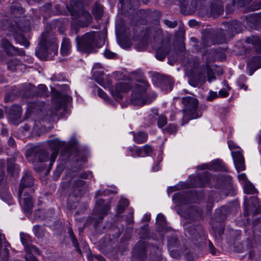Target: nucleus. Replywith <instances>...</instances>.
Listing matches in <instances>:
<instances>
[{"instance_id": "nucleus-5", "label": "nucleus", "mask_w": 261, "mask_h": 261, "mask_svg": "<svg viewBox=\"0 0 261 261\" xmlns=\"http://www.w3.org/2000/svg\"><path fill=\"white\" fill-rule=\"evenodd\" d=\"M185 233L190 238L192 243L197 247L203 248L206 246L207 234L201 225H191L185 227Z\"/></svg>"}, {"instance_id": "nucleus-1", "label": "nucleus", "mask_w": 261, "mask_h": 261, "mask_svg": "<svg viewBox=\"0 0 261 261\" xmlns=\"http://www.w3.org/2000/svg\"><path fill=\"white\" fill-rule=\"evenodd\" d=\"M148 86V83L144 79L137 81L133 86L130 85V89H132L130 102L132 105L139 106L148 105L156 98L157 94L154 92H149L144 95Z\"/></svg>"}, {"instance_id": "nucleus-29", "label": "nucleus", "mask_w": 261, "mask_h": 261, "mask_svg": "<svg viewBox=\"0 0 261 261\" xmlns=\"http://www.w3.org/2000/svg\"><path fill=\"white\" fill-rule=\"evenodd\" d=\"M179 246V241L177 236L172 234L167 238V246L171 252Z\"/></svg>"}, {"instance_id": "nucleus-58", "label": "nucleus", "mask_w": 261, "mask_h": 261, "mask_svg": "<svg viewBox=\"0 0 261 261\" xmlns=\"http://www.w3.org/2000/svg\"><path fill=\"white\" fill-rule=\"evenodd\" d=\"M143 151L145 153L146 155H149L151 154L153 150V148L152 146L147 144L144 145L143 147Z\"/></svg>"}, {"instance_id": "nucleus-25", "label": "nucleus", "mask_w": 261, "mask_h": 261, "mask_svg": "<svg viewBox=\"0 0 261 261\" xmlns=\"http://www.w3.org/2000/svg\"><path fill=\"white\" fill-rule=\"evenodd\" d=\"M158 80L163 90L166 91L172 90L173 82L170 76L165 75H159Z\"/></svg>"}, {"instance_id": "nucleus-31", "label": "nucleus", "mask_w": 261, "mask_h": 261, "mask_svg": "<svg viewBox=\"0 0 261 261\" xmlns=\"http://www.w3.org/2000/svg\"><path fill=\"white\" fill-rule=\"evenodd\" d=\"M150 249V260L151 261H161V249L154 245L149 246Z\"/></svg>"}, {"instance_id": "nucleus-30", "label": "nucleus", "mask_w": 261, "mask_h": 261, "mask_svg": "<svg viewBox=\"0 0 261 261\" xmlns=\"http://www.w3.org/2000/svg\"><path fill=\"white\" fill-rule=\"evenodd\" d=\"M15 158H11L7 161L8 172L12 176H17L19 170L18 166L15 164Z\"/></svg>"}, {"instance_id": "nucleus-6", "label": "nucleus", "mask_w": 261, "mask_h": 261, "mask_svg": "<svg viewBox=\"0 0 261 261\" xmlns=\"http://www.w3.org/2000/svg\"><path fill=\"white\" fill-rule=\"evenodd\" d=\"M233 35L229 34L228 31L219 30L216 33L207 32L205 33L201 40V43L204 47L210 46L216 44H223L231 39Z\"/></svg>"}, {"instance_id": "nucleus-10", "label": "nucleus", "mask_w": 261, "mask_h": 261, "mask_svg": "<svg viewBox=\"0 0 261 261\" xmlns=\"http://www.w3.org/2000/svg\"><path fill=\"white\" fill-rule=\"evenodd\" d=\"M1 27L4 30H7L13 33L17 29H19L22 32H28L30 30V27L29 25H23L21 22L17 21H12L8 19H4L1 21Z\"/></svg>"}, {"instance_id": "nucleus-55", "label": "nucleus", "mask_w": 261, "mask_h": 261, "mask_svg": "<svg viewBox=\"0 0 261 261\" xmlns=\"http://www.w3.org/2000/svg\"><path fill=\"white\" fill-rule=\"evenodd\" d=\"M20 239L21 242L23 245L24 246L25 250L26 249V247L27 246L30 245L31 244L30 243V236L28 234H25L23 233H20Z\"/></svg>"}, {"instance_id": "nucleus-46", "label": "nucleus", "mask_w": 261, "mask_h": 261, "mask_svg": "<svg viewBox=\"0 0 261 261\" xmlns=\"http://www.w3.org/2000/svg\"><path fill=\"white\" fill-rule=\"evenodd\" d=\"M202 71L203 73H204L205 74L206 73L209 82H211L212 80L215 79L216 77L214 75V73L212 69L208 65H206L203 66Z\"/></svg>"}, {"instance_id": "nucleus-64", "label": "nucleus", "mask_w": 261, "mask_h": 261, "mask_svg": "<svg viewBox=\"0 0 261 261\" xmlns=\"http://www.w3.org/2000/svg\"><path fill=\"white\" fill-rule=\"evenodd\" d=\"M251 9L253 11L261 9V2L256 3H253L251 5Z\"/></svg>"}, {"instance_id": "nucleus-49", "label": "nucleus", "mask_w": 261, "mask_h": 261, "mask_svg": "<svg viewBox=\"0 0 261 261\" xmlns=\"http://www.w3.org/2000/svg\"><path fill=\"white\" fill-rule=\"evenodd\" d=\"M36 93L39 96H47V88L46 86L43 84L39 85Z\"/></svg>"}, {"instance_id": "nucleus-20", "label": "nucleus", "mask_w": 261, "mask_h": 261, "mask_svg": "<svg viewBox=\"0 0 261 261\" xmlns=\"http://www.w3.org/2000/svg\"><path fill=\"white\" fill-rule=\"evenodd\" d=\"M231 155L236 168L238 172L245 169L244 158L240 151H232Z\"/></svg>"}, {"instance_id": "nucleus-9", "label": "nucleus", "mask_w": 261, "mask_h": 261, "mask_svg": "<svg viewBox=\"0 0 261 261\" xmlns=\"http://www.w3.org/2000/svg\"><path fill=\"white\" fill-rule=\"evenodd\" d=\"M182 102L184 105L183 109L184 117L188 120L199 117L197 112L198 100L193 97L187 96L182 98Z\"/></svg>"}, {"instance_id": "nucleus-15", "label": "nucleus", "mask_w": 261, "mask_h": 261, "mask_svg": "<svg viewBox=\"0 0 261 261\" xmlns=\"http://www.w3.org/2000/svg\"><path fill=\"white\" fill-rule=\"evenodd\" d=\"M202 214L203 212L201 209L195 206H192L189 207L184 211L182 216L187 219L193 221H196L199 220V219L202 218Z\"/></svg>"}, {"instance_id": "nucleus-13", "label": "nucleus", "mask_w": 261, "mask_h": 261, "mask_svg": "<svg viewBox=\"0 0 261 261\" xmlns=\"http://www.w3.org/2000/svg\"><path fill=\"white\" fill-rule=\"evenodd\" d=\"M144 38L151 42H161L163 40L162 31L160 29L148 28L145 30Z\"/></svg>"}, {"instance_id": "nucleus-63", "label": "nucleus", "mask_w": 261, "mask_h": 261, "mask_svg": "<svg viewBox=\"0 0 261 261\" xmlns=\"http://www.w3.org/2000/svg\"><path fill=\"white\" fill-rule=\"evenodd\" d=\"M218 96L217 92L210 91L209 95L206 97V100L211 101Z\"/></svg>"}, {"instance_id": "nucleus-48", "label": "nucleus", "mask_w": 261, "mask_h": 261, "mask_svg": "<svg viewBox=\"0 0 261 261\" xmlns=\"http://www.w3.org/2000/svg\"><path fill=\"white\" fill-rule=\"evenodd\" d=\"M177 128L178 127L176 125L170 123L163 129V132L164 133L174 134L176 133Z\"/></svg>"}, {"instance_id": "nucleus-12", "label": "nucleus", "mask_w": 261, "mask_h": 261, "mask_svg": "<svg viewBox=\"0 0 261 261\" xmlns=\"http://www.w3.org/2000/svg\"><path fill=\"white\" fill-rule=\"evenodd\" d=\"M146 241L140 240L137 242L134 247L133 250V257L136 259H139L141 260L146 257V248L149 246Z\"/></svg>"}, {"instance_id": "nucleus-42", "label": "nucleus", "mask_w": 261, "mask_h": 261, "mask_svg": "<svg viewBox=\"0 0 261 261\" xmlns=\"http://www.w3.org/2000/svg\"><path fill=\"white\" fill-rule=\"evenodd\" d=\"M10 247V244L7 241H4L2 248L4 247L3 251L1 250L0 261H6L9 256V252L8 248Z\"/></svg>"}, {"instance_id": "nucleus-59", "label": "nucleus", "mask_w": 261, "mask_h": 261, "mask_svg": "<svg viewBox=\"0 0 261 261\" xmlns=\"http://www.w3.org/2000/svg\"><path fill=\"white\" fill-rule=\"evenodd\" d=\"M214 165L216 166L215 168L221 171H226L225 167L223 164V163L219 160L216 161L214 163Z\"/></svg>"}, {"instance_id": "nucleus-53", "label": "nucleus", "mask_w": 261, "mask_h": 261, "mask_svg": "<svg viewBox=\"0 0 261 261\" xmlns=\"http://www.w3.org/2000/svg\"><path fill=\"white\" fill-rule=\"evenodd\" d=\"M246 77L244 75H241L237 82L238 85L241 89H244L245 91L247 89V86L245 84V82L246 81Z\"/></svg>"}, {"instance_id": "nucleus-8", "label": "nucleus", "mask_w": 261, "mask_h": 261, "mask_svg": "<svg viewBox=\"0 0 261 261\" xmlns=\"http://www.w3.org/2000/svg\"><path fill=\"white\" fill-rule=\"evenodd\" d=\"M32 156L34 168L37 172L42 171L46 167L45 162L50 161L49 153L41 147L33 149Z\"/></svg>"}, {"instance_id": "nucleus-54", "label": "nucleus", "mask_w": 261, "mask_h": 261, "mask_svg": "<svg viewBox=\"0 0 261 261\" xmlns=\"http://www.w3.org/2000/svg\"><path fill=\"white\" fill-rule=\"evenodd\" d=\"M167 123V117L163 115H159L158 119V122H157L158 127L160 128H162L164 126H165Z\"/></svg>"}, {"instance_id": "nucleus-28", "label": "nucleus", "mask_w": 261, "mask_h": 261, "mask_svg": "<svg viewBox=\"0 0 261 261\" xmlns=\"http://www.w3.org/2000/svg\"><path fill=\"white\" fill-rule=\"evenodd\" d=\"M260 15L253 13L248 15L246 17L247 25L252 29H256Z\"/></svg>"}, {"instance_id": "nucleus-18", "label": "nucleus", "mask_w": 261, "mask_h": 261, "mask_svg": "<svg viewBox=\"0 0 261 261\" xmlns=\"http://www.w3.org/2000/svg\"><path fill=\"white\" fill-rule=\"evenodd\" d=\"M22 109L18 105L12 106L9 112L10 120L12 123L18 125L20 122Z\"/></svg>"}, {"instance_id": "nucleus-32", "label": "nucleus", "mask_w": 261, "mask_h": 261, "mask_svg": "<svg viewBox=\"0 0 261 261\" xmlns=\"http://www.w3.org/2000/svg\"><path fill=\"white\" fill-rule=\"evenodd\" d=\"M171 46L170 44H166L162 46L161 48L157 49L155 53V57L160 61H163L166 56L170 52Z\"/></svg>"}, {"instance_id": "nucleus-14", "label": "nucleus", "mask_w": 261, "mask_h": 261, "mask_svg": "<svg viewBox=\"0 0 261 261\" xmlns=\"http://www.w3.org/2000/svg\"><path fill=\"white\" fill-rule=\"evenodd\" d=\"M52 152L50 156V163L49 168H51L58 154L59 149L64 145V143L59 141L58 139L50 140L48 142Z\"/></svg>"}, {"instance_id": "nucleus-3", "label": "nucleus", "mask_w": 261, "mask_h": 261, "mask_svg": "<svg viewBox=\"0 0 261 261\" xmlns=\"http://www.w3.org/2000/svg\"><path fill=\"white\" fill-rule=\"evenodd\" d=\"M92 72L95 81L103 87H108L111 95L116 100L122 99L123 94L130 90V84L128 83L118 82L113 86L112 80L107 76H104L103 71H94L93 69Z\"/></svg>"}, {"instance_id": "nucleus-17", "label": "nucleus", "mask_w": 261, "mask_h": 261, "mask_svg": "<svg viewBox=\"0 0 261 261\" xmlns=\"http://www.w3.org/2000/svg\"><path fill=\"white\" fill-rule=\"evenodd\" d=\"M2 46L6 50L7 54L10 56L18 55L23 56L24 55V51L22 49H19L13 46L10 42L6 39H3Z\"/></svg>"}, {"instance_id": "nucleus-62", "label": "nucleus", "mask_w": 261, "mask_h": 261, "mask_svg": "<svg viewBox=\"0 0 261 261\" xmlns=\"http://www.w3.org/2000/svg\"><path fill=\"white\" fill-rule=\"evenodd\" d=\"M103 54H104V56L106 58H109V59L114 58L116 56V54L111 51L110 50H109L108 49H106L104 51Z\"/></svg>"}, {"instance_id": "nucleus-39", "label": "nucleus", "mask_w": 261, "mask_h": 261, "mask_svg": "<svg viewBox=\"0 0 261 261\" xmlns=\"http://www.w3.org/2000/svg\"><path fill=\"white\" fill-rule=\"evenodd\" d=\"M71 46L70 40L67 38L64 37L61 47V54L63 56L68 55L70 53Z\"/></svg>"}, {"instance_id": "nucleus-35", "label": "nucleus", "mask_w": 261, "mask_h": 261, "mask_svg": "<svg viewBox=\"0 0 261 261\" xmlns=\"http://www.w3.org/2000/svg\"><path fill=\"white\" fill-rule=\"evenodd\" d=\"M173 199L177 200L181 204H187L190 201L189 193L186 192L176 193L173 195Z\"/></svg>"}, {"instance_id": "nucleus-21", "label": "nucleus", "mask_w": 261, "mask_h": 261, "mask_svg": "<svg viewBox=\"0 0 261 261\" xmlns=\"http://www.w3.org/2000/svg\"><path fill=\"white\" fill-rule=\"evenodd\" d=\"M206 82V75L203 72L191 75L189 77V83L193 87L202 86Z\"/></svg>"}, {"instance_id": "nucleus-40", "label": "nucleus", "mask_w": 261, "mask_h": 261, "mask_svg": "<svg viewBox=\"0 0 261 261\" xmlns=\"http://www.w3.org/2000/svg\"><path fill=\"white\" fill-rule=\"evenodd\" d=\"M103 7L100 4L96 3L92 10V14L96 19H100L103 15Z\"/></svg>"}, {"instance_id": "nucleus-57", "label": "nucleus", "mask_w": 261, "mask_h": 261, "mask_svg": "<svg viewBox=\"0 0 261 261\" xmlns=\"http://www.w3.org/2000/svg\"><path fill=\"white\" fill-rule=\"evenodd\" d=\"M33 231L35 236L38 238H41L43 236V231L39 225H35L33 227Z\"/></svg>"}, {"instance_id": "nucleus-60", "label": "nucleus", "mask_w": 261, "mask_h": 261, "mask_svg": "<svg viewBox=\"0 0 261 261\" xmlns=\"http://www.w3.org/2000/svg\"><path fill=\"white\" fill-rule=\"evenodd\" d=\"M165 24L167 25L170 28H174L177 25V22L176 21H171L167 19H165L163 21Z\"/></svg>"}, {"instance_id": "nucleus-7", "label": "nucleus", "mask_w": 261, "mask_h": 261, "mask_svg": "<svg viewBox=\"0 0 261 261\" xmlns=\"http://www.w3.org/2000/svg\"><path fill=\"white\" fill-rule=\"evenodd\" d=\"M110 209V204L109 203H105V200L102 199H99L96 200L92 216L89 218L90 222L93 224L95 228L102 221L104 217L107 215Z\"/></svg>"}, {"instance_id": "nucleus-19", "label": "nucleus", "mask_w": 261, "mask_h": 261, "mask_svg": "<svg viewBox=\"0 0 261 261\" xmlns=\"http://www.w3.org/2000/svg\"><path fill=\"white\" fill-rule=\"evenodd\" d=\"M29 191H25L23 192L21 196H23L22 198L23 203L22 208L24 212L31 214L32 212L33 207L34 206L32 196L31 195Z\"/></svg>"}, {"instance_id": "nucleus-23", "label": "nucleus", "mask_w": 261, "mask_h": 261, "mask_svg": "<svg viewBox=\"0 0 261 261\" xmlns=\"http://www.w3.org/2000/svg\"><path fill=\"white\" fill-rule=\"evenodd\" d=\"M71 97L67 94H62L57 92L54 94V101L56 103L57 110L70 101Z\"/></svg>"}, {"instance_id": "nucleus-47", "label": "nucleus", "mask_w": 261, "mask_h": 261, "mask_svg": "<svg viewBox=\"0 0 261 261\" xmlns=\"http://www.w3.org/2000/svg\"><path fill=\"white\" fill-rule=\"evenodd\" d=\"M129 204L128 201L126 199H122L119 201L117 206V214H120L124 212Z\"/></svg>"}, {"instance_id": "nucleus-44", "label": "nucleus", "mask_w": 261, "mask_h": 261, "mask_svg": "<svg viewBox=\"0 0 261 261\" xmlns=\"http://www.w3.org/2000/svg\"><path fill=\"white\" fill-rule=\"evenodd\" d=\"M156 224L159 226L158 229L160 231L164 230L166 227V222L165 217L162 214H158L156 217Z\"/></svg>"}, {"instance_id": "nucleus-24", "label": "nucleus", "mask_w": 261, "mask_h": 261, "mask_svg": "<svg viewBox=\"0 0 261 261\" xmlns=\"http://www.w3.org/2000/svg\"><path fill=\"white\" fill-rule=\"evenodd\" d=\"M42 34H47V37L46 38V44L47 45L48 52L49 54L51 52L54 54H56L58 53V44L56 42V37L51 36V35L48 32L43 33Z\"/></svg>"}, {"instance_id": "nucleus-38", "label": "nucleus", "mask_w": 261, "mask_h": 261, "mask_svg": "<svg viewBox=\"0 0 261 261\" xmlns=\"http://www.w3.org/2000/svg\"><path fill=\"white\" fill-rule=\"evenodd\" d=\"M247 43H251L256 47V50L261 53V41L257 36H251L246 37L245 40Z\"/></svg>"}, {"instance_id": "nucleus-56", "label": "nucleus", "mask_w": 261, "mask_h": 261, "mask_svg": "<svg viewBox=\"0 0 261 261\" xmlns=\"http://www.w3.org/2000/svg\"><path fill=\"white\" fill-rule=\"evenodd\" d=\"M244 191L247 194H252L255 193V189L253 185L251 184H247L244 187Z\"/></svg>"}, {"instance_id": "nucleus-34", "label": "nucleus", "mask_w": 261, "mask_h": 261, "mask_svg": "<svg viewBox=\"0 0 261 261\" xmlns=\"http://www.w3.org/2000/svg\"><path fill=\"white\" fill-rule=\"evenodd\" d=\"M10 12L15 17H19L24 12V9L21 5L17 2H13L10 6Z\"/></svg>"}, {"instance_id": "nucleus-22", "label": "nucleus", "mask_w": 261, "mask_h": 261, "mask_svg": "<svg viewBox=\"0 0 261 261\" xmlns=\"http://www.w3.org/2000/svg\"><path fill=\"white\" fill-rule=\"evenodd\" d=\"M223 0H211L210 12L214 17L221 15L223 12Z\"/></svg>"}, {"instance_id": "nucleus-16", "label": "nucleus", "mask_w": 261, "mask_h": 261, "mask_svg": "<svg viewBox=\"0 0 261 261\" xmlns=\"http://www.w3.org/2000/svg\"><path fill=\"white\" fill-rule=\"evenodd\" d=\"M47 34H41L40 37L39 48L35 52L36 56L41 60L45 59L49 54L47 45L46 42V38L47 37Z\"/></svg>"}, {"instance_id": "nucleus-50", "label": "nucleus", "mask_w": 261, "mask_h": 261, "mask_svg": "<svg viewBox=\"0 0 261 261\" xmlns=\"http://www.w3.org/2000/svg\"><path fill=\"white\" fill-rule=\"evenodd\" d=\"M139 235L140 237L143 239L150 237L148 225H145L142 227L141 229L139 232Z\"/></svg>"}, {"instance_id": "nucleus-27", "label": "nucleus", "mask_w": 261, "mask_h": 261, "mask_svg": "<svg viewBox=\"0 0 261 261\" xmlns=\"http://www.w3.org/2000/svg\"><path fill=\"white\" fill-rule=\"evenodd\" d=\"M248 66L250 70L249 75H251L256 69L261 67V57L257 56L252 57L249 61Z\"/></svg>"}, {"instance_id": "nucleus-45", "label": "nucleus", "mask_w": 261, "mask_h": 261, "mask_svg": "<svg viewBox=\"0 0 261 261\" xmlns=\"http://www.w3.org/2000/svg\"><path fill=\"white\" fill-rule=\"evenodd\" d=\"M229 30L231 32L230 34L234 35L233 33H239L241 32L242 28L239 22L237 21H232L229 26Z\"/></svg>"}, {"instance_id": "nucleus-51", "label": "nucleus", "mask_w": 261, "mask_h": 261, "mask_svg": "<svg viewBox=\"0 0 261 261\" xmlns=\"http://www.w3.org/2000/svg\"><path fill=\"white\" fill-rule=\"evenodd\" d=\"M19 62L18 60L13 59L8 62V69L12 71L16 70V67L19 65Z\"/></svg>"}, {"instance_id": "nucleus-26", "label": "nucleus", "mask_w": 261, "mask_h": 261, "mask_svg": "<svg viewBox=\"0 0 261 261\" xmlns=\"http://www.w3.org/2000/svg\"><path fill=\"white\" fill-rule=\"evenodd\" d=\"M22 32H23L22 31ZM12 35L17 43L23 45L27 48L30 46L29 41L22 34L21 30L17 29L12 34Z\"/></svg>"}, {"instance_id": "nucleus-11", "label": "nucleus", "mask_w": 261, "mask_h": 261, "mask_svg": "<svg viewBox=\"0 0 261 261\" xmlns=\"http://www.w3.org/2000/svg\"><path fill=\"white\" fill-rule=\"evenodd\" d=\"M34 185V178L32 175L28 172L25 173L23 176L18 189V197L21 198L22 193L25 191H29L30 193L34 192V190L30 188Z\"/></svg>"}, {"instance_id": "nucleus-2", "label": "nucleus", "mask_w": 261, "mask_h": 261, "mask_svg": "<svg viewBox=\"0 0 261 261\" xmlns=\"http://www.w3.org/2000/svg\"><path fill=\"white\" fill-rule=\"evenodd\" d=\"M106 34L92 32L87 33L82 37L77 36L76 41L77 49L86 53L96 51V48H100L105 43Z\"/></svg>"}, {"instance_id": "nucleus-4", "label": "nucleus", "mask_w": 261, "mask_h": 261, "mask_svg": "<svg viewBox=\"0 0 261 261\" xmlns=\"http://www.w3.org/2000/svg\"><path fill=\"white\" fill-rule=\"evenodd\" d=\"M69 10L72 19L76 20L77 24L82 28L87 27L92 21L90 13L84 10V6L80 0H71Z\"/></svg>"}, {"instance_id": "nucleus-41", "label": "nucleus", "mask_w": 261, "mask_h": 261, "mask_svg": "<svg viewBox=\"0 0 261 261\" xmlns=\"http://www.w3.org/2000/svg\"><path fill=\"white\" fill-rule=\"evenodd\" d=\"M68 233L70 238L72 244L73 246L75 248L76 251L81 253V249L80 248L78 241L73 233L72 228L70 227L68 228Z\"/></svg>"}, {"instance_id": "nucleus-52", "label": "nucleus", "mask_w": 261, "mask_h": 261, "mask_svg": "<svg viewBox=\"0 0 261 261\" xmlns=\"http://www.w3.org/2000/svg\"><path fill=\"white\" fill-rule=\"evenodd\" d=\"M25 252L31 255L32 253H35L37 254H40V251L39 249L35 246L30 244L26 247Z\"/></svg>"}, {"instance_id": "nucleus-61", "label": "nucleus", "mask_w": 261, "mask_h": 261, "mask_svg": "<svg viewBox=\"0 0 261 261\" xmlns=\"http://www.w3.org/2000/svg\"><path fill=\"white\" fill-rule=\"evenodd\" d=\"M208 248L210 253L213 255H216L218 250L210 241H208Z\"/></svg>"}, {"instance_id": "nucleus-36", "label": "nucleus", "mask_w": 261, "mask_h": 261, "mask_svg": "<svg viewBox=\"0 0 261 261\" xmlns=\"http://www.w3.org/2000/svg\"><path fill=\"white\" fill-rule=\"evenodd\" d=\"M134 140L137 144H142L145 142L148 139V134L144 132H132Z\"/></svg>"}, {"instance_id": "nucleus-37", "label": "nucleus", "mask_w": 261, "mask_h": 261, "mask_svg": "<svg viewBox=\"0 0 261 261\" xmlns=\"http://www.w3.org/2000/svg\"><path fill=\"white\" fill-rule=\"evenodd\" d=\"M44 106V103L40 101L30 102L28 103L29 110L32 113H37L41 111Z\"/></svg>"}, {"instance_id": "nucleus-33", "label": "nucleus", "mask_w": 261, "mask_h": 261, "mask_svg": "<svg viewBox=\"0 0 261 261\" xmlns=\"http://www.w3.org/2000/svg\"><path fill=\"white\" fill-rule=\"evenodd\" d=\"M195 181L198 182L196 184V186L198 187H203L205 184H208L210 181V174L208 172L204 171L200 174L196 178Z\"/></svg>"}, {"instance_id": "nucleus-43", "label": "nucleus", "mask_w": 261, "mask_h": 261, "mask_svg": "<svg viewBox=\"0 0 261 261\" xmlns=\"http://www.w3.org/2000/svg\"><path fill=\"white\" fill-rule=\"evenodd\" d=\"M85 185V181L81 179H77L74 181L72 185V188L74 189L73 193L76 196H79L80 194L81 190H78L76 191V189L83 188Z\"/></svg>"}]
</instances>
